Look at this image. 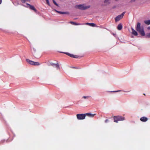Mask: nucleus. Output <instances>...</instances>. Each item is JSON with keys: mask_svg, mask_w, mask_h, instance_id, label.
Returning a JSON list of instances; mask_svg holds the SVG:
<instances>
[{"mask_svg": "<svg viewBox=\"0 0 150 150\" xmlns=\"http://www.w3.org/2000/svg\"><path fill=\"white\" fill-rule=\"evenodd\" d=\"M136 30L142 36H144L145 35L144 28L143 27H141V24L140 23L138 22L137 23Z\"/></svg>", "mask_w": 150, "mask_h": 150, "instance_id": "1", "label": "nucleus"}, {"mask_svg": "<svg viewBox=\"0 0 150 150\" xmlns=\"http://www.w3.org/2000/svg\"><path fill=\"white\" fill-rule=\"evenodd\" d=\"M90 6V5L86 6L85 4H83L76 5L75 6V8L81 10H84L89 8Z\"/></svg>", "mask_w": 150, "mask_h": 150, "instance_id": "2", "label": "nucleus"}, {"mask_svg": "<svg viewBox=\"0 0 150 150\" xmlns=\"http://www.w3.org/2000/svg\"><path fill=\"white\" fill-rule=\"evenodd\" d=\"M114 122L117 123L119 121H123L125 120V118L124 117L121 116H115L113 117Z\"/></svg>", "mask_w": 150, "mask_h": 150, "instance_id": "3", "label": "nucleus"}, {"mask_svg": "<svg viewBox=\"0 0 150 150\" xmlns=\"http://www.w3.org/2000/svg\"><path fill=\"white\" fill-rule=\"evenodd\" d=\"M26 61L30 64L32 65L38 66L40 64V63L38 62H33L28 59H26Z\"/></svg>", "mask_w": 150, "mask_h": 150, "instance_id": "4", "label": "nucleus"}, {"mask_svg": "<svg viewBox=\"0 0 150 150\" xmlns=\"http://www.w3.org/2000/svg\"><path fill=\"white\" fill-rule=\"evenodd\" d=\"M76 117L79 120H83L86 117L85 114H79L76 115Z\"/></svg>", "mask_w": 150, "mask_h": 150, "instance_id": "5", "label": "nucleus"}, {"mask_svg": "<svg viewBox=\"0 0 150 150\" xmlns=\"http://www.w3.org/2000/svg\"><path fill=\"white\" fill-rule=\"evenodd\" d=\"M125 13V12H123L122 14L120 15H118L115 18V21L117 22L120 21L121 19L123 17V16Z\"/></svg>", "mask_w": 150, "mask_h": 150, "instance_id": "6", "label": "nucleus"}, {"mask_svg": "<svg viewBox=\"0 0 150 150\" xmlns=\"http://www.w3.org/2000/svg\"><path fill=\"white\" fill-rule=\"evenodd\" d=\"M65 53L67 55H68V56H70V57L74 58H78L79 57V56L77 55L71 54L68 52Z\"/></svg>", "mask_w": 150, "mask_h": 150, "instance_id": "7", "label": "nucleus"}, {"mask_svg": "<svg viewBox=\"0 0 150 150\" xmlns=\"http://www.w3.org/2000/svg\"><path fill=\"white\" fill-rule=\"evenodd\" d=\"M27 4L28 6H29V7L30 9L33 10L35 12H37L36 9L33 6L31 5L30 4Z\"/></svg>", "mask_w": 150, "mask_h": 150, "instance_id": "8", "label": "nucleus"}, {"mask_svg": "<svg viewBox=\"0 0 150 150\" xmlns=\"http://www.w3.org/2000/svg\"><path fill=\"white\" fill-rule=\"evenodd\" d=\"M50 65L51 66H52L54 67H56L57 68H58L59 67V65L58 63H57V64H54L51 63H50Z\"/></svg>", "mask_w": 150, "mask_h": 150, "instance_id": "9", "label": "nucleus"}, {"mask_svg": "<svg viewBox=\"0 0 150 150\" xmlns=\"http://www.w3.org/2000/svg\"><path fill=\"white\" fill-rule=\"evenodd\" d=\"M111 0H105L104 3L105 4L104 6H106L109 4L111 3Z\"/></svg>", "mask_w": 150, "mask_h": 150, "instance_id": "10", "label": "nucleus"}, {"mask_svg": "<svg viewBox=\"0 0 150 150\" xmlns=\"http://www.w3.org/2000/svg\"><path fill=\"white\" fill-rule=\"evenodd\" d=\"M140 120L142 122H145L148 120V119L145 117H143L140 118Z\"/></svg>", "mask_w": 150, "mask_h": 150, "instance_id": "11", "label": "nucleus"}, {"mask_svg": "<svg viewBox=\"0 0 150 150\" xmlns=\"http://www.w3.org/2000/svg\"><path fill=\"white\" fill-rule=\"evenodd\" d=\"M85 114H86V116L87 115L88 117H93L94 116V115H96V114H92L90 113H87Z\"/></svg>", "mask_w": 150, "mask_h": 150, "instance_id": "12", "label": "nucleus"}, {"mask_svg": "<svg viewBox=\"0 0 150 150\" xmlns=\"http://www.w3.org/2000/svg\"><path fill=\"white\" fill-rule=\"evenodd\" d=\"M86 24L92 27H95L96 25V24L94 23H86Z\"/></svg>", "mask_w": 150, "mask_h": 150, "instance_id": "13", "label": "nucleus"}, {"mask_svg": "<svg viewBox=\"0 0 150 150\" xmlns=\"http://www.w3.org/2000/svg\"><path fill=\"white\" fill-rule=\"evenodd\" d=\"M132 33L134 35L137 36L138 35V33L136 31L134 30L132 28Z\"/></svg>", "mask_w": 150, "mask_h": 150, "instance_id": "14", "label": "nucleus"}, {"mask_svg": "<svg viewBox=\"0 0 150 150\" xmlns=\"http://www.w3.org/2000/svg\"><path fill=\"white\" fill-rule=\"evenodd\" d=\"M122 26L121 24H120L118 25L117 28L118 30H121L122 29Z\"/></svg>", "mask_w": 150, "mask_h": 150, "instance_id": "15", "label": "nucleus"}, {"mask_svg": "<svg viewBox=\"0 0 150 150\" xmlns=\"http://www.w3.org/2000/svg\"><path fill=\"white\" fill-rule=\"evenodd\" d=\"M69 23H70L71 24L74 25H80L79 23H76L75 22L73 21H70L69 22Z\"/></svg>", "mask_w": 150, "mask_h": 150, "instance_id": "16", "label": "nucleus"}, {"mask_svg": "<svg viewBox=\"0 0 150 150\" xmlns=\"http://www.w3.org/2000/svg\"><path fill=\"white\" fill-rule=\"evenodd\" d=\"M57 11V12L61 14H67L68 13L67 12H61Z\"/></svg>", "mask_w": 150, "mask_h": 150, "instance_id": "17", "label": "nucleus"}, {"mask_svg": "<svg viewBox=\"0 0 150 150\" xmlns=\"http://www.w3.org/2000/svg\"><path fill=\"white\" fill-rule=\"evenodd\" d=\"M144 23L148 25H149L150 24V20H147L144 21Z\"/></svg>", "mask_w": 150, "mask_h": 150, "instance_id": "18", "label": "nucleus"}, {"mask_svg": "<svg viewBox=\"0 0 150 150\" xmlns=\"http://www.w3.org/2000/svg\"><path fill=\"white\" fill-rule=\"evenodd\" d=\"M146 37L147 38H150V33L147 34L146 35Z\"/></svg>", "mask_w": 150, "mask_h": 150, "instance_id": "19", "label": "nucleus"}, {"mask_svg": "<svg viewBox=\"0 0 150 150\" xmlns=\"http://www.w3.org/2000/svg\"><path fill=\"white\" fill-rule=\"evenodd\" d=\"M54 4L57 6H58V4L56 3L54 0H52Z\"/></svg>", "mask_w": 150, "mask_h": 150, "instance_id": "20", "label": "nucleus"}, {"mask_svg": "<svg viewBox=\"0 0 150 150\" xmlns=\"http://www.w3.org/2000/svg\"><path fill=\"white\" fill-rule=\"evenodd\" d=\"M22 3H25L26 1H28V0H21Z\"/></svg>", "mask_w": 150, "mask_h": 150, "instance_id": "21", "label": "nucleus"}, {"mask_svg": "<svg viewBox=\"0 0 150 150\" xmlns=\"http://www.w3.org/2000/svg\"><path fill=\"white\" fill-rule=\"evenodd\" d=\"M47 4L49 6H50V4L49 1V0H46Z\"/></svg>", "mask_w": 150, "mask_h": 150, "instance_id": "22", "label": "nucleus"}, {"mask_svg": "<svg viewBox=\"0 0 150 150\" xmlns=\"http://www.w3.org/2000/svg\"><path fill=\"white\" fill-rule=\"evenodd\" d=\"M88 97H89V96H84L83 97V98H88Z\"/></svg>", "mask_w": 150, "mask_h": 150, "instance_id": "23", "label": "nucleus"}, {"mask_svg": "<svg viewBox=\"0 0 150 150\" xmlns=\"http://www.w3.org/2000/svg\"><path fill=\"white\" fill-rule=\"evenodd\" d=\"M33 50L35 52H36V50L35 49V48L33 47Z\"/></svg>", "mask_w": 150, "mask_h": 150, "instance_id": "24", "label": "nucleus"}, {"mask_svg": "<svg viewBox=\"0 0 150 150\" xmlns=\"http://www.w3.org/2000/svg\"><path fill=\"white\" fill-rule=\"evenodd\" d=\"M109 122V120H108V119H106L105 121V123H107V122Z\"/></svg>", "mask_w": 150, "mask_h": 150, "instance_id": "25", "label": "nucleus"}, {"mask_svg": "<svg viewBox=\"0 0 150 150\" xmlns=\"http://www.w3.org/2000/svg\"><path fill=\"white\" fill-rule=\"evenodd\" d=\"M136 0H131V2H135V1Z\"/></svg>", "mask_w": 150, "mask_h": 150, "instance_id": "26", "label": "nucleus"}, {"mask_svg": "<svg viewBox=\"0 0 150 150\" xmlns=\"http://www.w3.org/2000/svg\"><path fill=\"white\" fill-rule=\"evenodd\" d=\"M4 140H2V141H1V143H3V142H4Z\"/></svg>", "mask_w": 150, "mask_h": 150, "instance_id": "27", "label": "nucleus"}, {"mask_svg": "<svg viewBox=\"0 0 150 150\" xmlns=\"http://www.w3.org/2000/svg\"><path fill=\"white\" fill-rule=\"evenodd\" d=\"M2 0H0V4L1 3Z\"/></svg>", "mask_w": 150, "mask_h": 150, "instance_id": "28", "label": "nucleus"}, {"mask_svg": "<svg viewBox=\"0 0 150 150\" xmlns=\"http://www.w3.org/2000/svg\"><path fill=\"white\" fill-rule=\"evenodd\" d=\"M114 91V92H118V91Z\"/></svg>", "mask_w": 150, "mask_h": 150, "instance_id": "29", "label": "nucleus"}, {"mask_svg": "<svg viewBox=\"0 0 150 150\" xmlns=\"http://www.w3.org/2000/svg\"><path fill=\"white\" fill-rule=\"evenodd\" d=\"M73 68L76 69H77V68H76V67H73Z\"/></svg>", "mask_w": 150, "mask_h": 150, "instance_id": "30", "label": "nucleus"}, {"mask_svg": "<svg viewBox=\"0 0 150 150\" xmlns=\"http://www.w3.org/2000/svg\"><path fill=\"white\" fill-rule=\"evenodd\" d=\"M143 94L144 95H145V94L144 93H143Z\"/></svg>", "mask_w": 150, "mask_h": 150, "instance_id": "31", "label": "nucleus"}]
</instances>
